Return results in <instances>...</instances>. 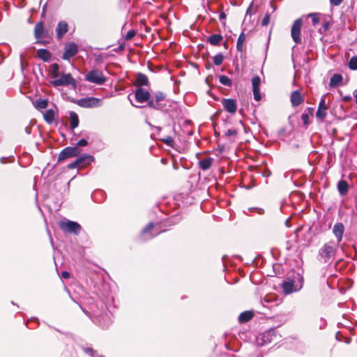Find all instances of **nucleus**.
I'll list each match as a JSON object with an SVG mask.
<instances>
[{
    "mask_svg": "<svg viewBox=\"0 0 357 357\" xmlns=\"http://www.w3.org/2000/svg\"><path fill=\"white\" fill-rule=\"evenodd\" d=\"M261 84V78L259 76H255L252 79V89H259Z\"/></svg>",
    "mask_w": 357,
    "mask_h": 357,
    "instance_id": "nucleus-35",
    "label": "nucleus"
},
{
    "mask_svg": "<svg viewBox=\"0 0 357 357\" xmlns=\"http://www.w3.org/2000/svg\"><path fill=\"white\" fill-rule=\"evenodd\" d=\"M59 227L61 230L72 233L74 234H78L81 231V226L76 222L71 220L62 221L59 223Z\"/></svg>",
    "mask_w": 357,
    "mask_h": 357,
    "instance_id": "nucleus-4",
    "label": "nucleus"
},
{
    "mask_svg": "<svg viewBox=\"0 0 357 357\" xmlns=\"http://www.w3.org/2000/svg\"><path fill=\"white\" fill-rule=\"evenodd\" d=\"M225 17H226L225 13H221L220 14L219 18H220V20L225 19Z\"/></svg>",
    "mask_w": 357,
    "mask_h": 357,
    "instance_id": "nucleus-49",
    "label": "nucleus"
},
{
    "mask_svg": "<svg viewBox=\"0 0 357 357\" xmlns=\"http://www.w3.org/2000/svg\"><path fill=\"white\" fill-rule=\"evenodd\" d=\"M252 91H253L254 99L256 101L261 100V96L260 94V89H252Z\"/></svg>",
    "mask_w": 357,
    "mask_h": 357,
    "instance_id": "nucleus-38",
    "label": "nucleus"
},
{
    "mask_svg": "<svg viewBox=\"0 0 357 357\" xmlns=\"http://www.w3.org/2000/svg\"><path fill=\"white\" fill-rule=\"evenodd\" d=\"M135 96L137 102L143 103L149 100L151 95L149 91L139 88L135 91Z\"/></svg>",
    "mask_w": 357,
    "mask_h": 357,
    "instance_id": "nucleus-12",
    "label": "nucleus"
},
{
    "mask_svg": "<svg viewBox=\"0 0 357 357\" xmlns=\"http://www.w3.org/2000/svg\"><path fill=\"white\" fill-rule=\"evenodd\" d=\"M43 119L45 122L48 124H52L55 119V116L58 115V109L56 105H53L51 108H49L43 113Z\"/></svg>",
    "mask_w": 357,
    "mask_h": 357,
    "instance_id": "nucleus-11",
    "label": "nucleus"
},
{
    "mask_svg": "<svg viewBox=\"0 0 357 357\" xmlns=\"http://www.w3.org/2000/svg\"><path fill=\"white\" fill-rule=\"evenodd\" d=\"M135 35L136 31L135 30H130L126 33L125 39L127 40H131Z\"/></svg>",
    "mask_w": 357,
    "mask_h": 357,
    "instance_id": "nucleus-41",
    "label": "nucleus"
},
{
    "mask_svg": "<svg viewBox=\"0 0 357 357\" xmlns=\"http://www.w3.org/2000/svg\"><path fill=\"white\" fill-rule=\"evenodd\" d=\"M328 26H329V23L328 22H326L323 24V29L326 31L328 29Z\"/></svg>",
    "mask_w": 357,
    "mask_h": 357,
    "instance_id": "nucleus-50",
    "label": "nucleus"
},
{
    "mask_svg": "<svg viewBox=\"0 0 357 357\" xmlns=\"http://www.w3.org/2000/svg\"><path fill=\"white\" fill-rule=\"evenodd\" d=\"M52 81V84L55 86H67L71 84H75V79L70 73L62 74L60 77L54 78Z\"/></svg>",
    "mask_w": 357,
    "mask_h": 357,
    "instance_id": "nucleus-8",
    "label": "nucleus"
},
{
    "mask_svg": "<svg viewBox=\"0 0 357 357\" xmlns=\"http://www.w3.org/2000/svg\"><path fill=\"white\" fill-rule=\"evenodd\" d=\"M149 102H148V105L151 107V108H153L154 109H157V110H161L164 108L165 105H162V103H158V102H156L155 100L154 99H150L148 100Z\"/></svg>",
    "mask_w": 357,
    "mask_h": 357,
    "instance_id": "nucleus-30",
    "label": "nucleus"
},
{
    "mask_svg": "<svg viewBox=\"0 0 357 357\" xmlns=\"http://www.w3.org/2000/svg\"><path fill=\"white\" fill-rule=\"evenodd\" d=\"M252 8H251V6L247 9V11H246V14H248L249 13H250V10H251Z\"/></svg>",
    "mask_w": 357,
    "mask_h": 357,
    "instance_id": "nucleus-52",
    "label": "nucleus"
},
{
    "mask_svg": "<svg viewBox=\"0 0 357 357\" xmlns=\"http://www.w3.org/2000/svg\"><path fill=\"white\" fill-rule=\"evenodd\" d=\"M88 144V142L86 139H81L80 140L78 141V142L77 143V146H85Z\"/></svg>",
    "mask_w": 357,
    "mask_h": 357,
    "instance_id": "nucleus-46",
    "label": "nucleus"
},
{
    "mask_svg": "<svg viewBox=\"0 0 357 357\" xmlns=\"http://www.w3.org/2000/svg\"><path fill=\"white\" fill-rule=\"evenodd\" d=\"M68 31V24L66 21H60L56 28V37L59 39L63 38V36Z\"/></svg>",
    "mask_w": 357,
    "mask_h": 357,
    "instance_id": "nucleus-13",
    "label": "nucleus"
},
{
    "mask_svg": "<svg viewBox=\"0 0 357 357\" xmlns=\"http://www.w3.org/2000/svg\"><path fill=\"white\" fill-rule=\"evenodd\" d=\"M303 277L299 273H297L295 280L288 279L282 282V290L285 294L298 291L303 287Z\"/></svg>",
    "mask_w": 357,
    "mask_h": 357,
    "instance_id": "nucleus-2",
    "label": "nucleus"
},
{
    "mask_svg": "<svg viewBox=\"0 0 357 357\" xmlns=\"http://www.w3.org/2000/svg\"><path fill=\"white\" fill-rule=\"evenodd\" d=\"M337 246L332 241L324 244L319 250L318 259L324 263H331L335 256Z\"/></svg>",
    "mask_w": 357,
    "mask_h": 357,
    "instance_id": "nucleus-1",
    "label": "nucleus"
},
{
    "mask_svg": "<svg viewBox=\"0 0 357 357\" xmlns=\"http://www.w3.org/2000/svg\"><path fill=\"white\" fill-rule=\"evenodd\" d=\"M165 94L160 91H158L155 95V100L156 102L161 103V102L165 99Z\"/></svg>",
    "mask_w": 357,
    "mask_h": 357,
    "instance_id": "nucleus-37",
    "label": "nucleus"
},
{
    "mask_svg": "<svg viewBox=\"0 0 357 357\" xmlns=\"http://www.w3.org/2000/svg\"><path fill=\"white\" fill-rule=\"evenodd\" d=\"M59 65L57 63H54L52 65V75L53 78H56L59 77Z\"/></svg>",
    "mask_w": 357,
    "mask_h": 357,
    "instance_id": "nucleus-36",
    "label": "nucleus"
},
{
    "mask_svg": "<svg viewBox=\"0 0 357 357\" xmlns=\"http://www.w3.org/2000/svg\"><path fill=\"white\" fill-rule=\"evenodd\" d=\"M4 160H5V158H1V162L2 163H4V162H4Z\"/></svg>",
    "mask_w": 357,
    "mask_h": 357,
    "instance_id": "nucleus-54",
    "label": "nucleus"
},
{
    "mask_svg": "<svg viewBox=\"0 0 357 357\" xmlns=\"http://www.w3.org/2000/svg\"><path fill=\"white\" fill-rule=\"evenodd\" d=\"M84 351L86 353L89 354L90 356L93 357H98V355L96 354V351H93L91 348H86L84 349Z\"/></svg>",
    "mask_w": 357,
    "mask_h": 357,
    "instance_id": "nucleus-43",
    "label": "nucleus"
},
{
    "mask_svg": "<svg viewBox=\"0 0 357 357\" xmlns=\"http://www.w3.org/2000/svg\"><path fill=\"white\" fill-rule=\"evenodd\" d=\"M349 68L353 70H357V56H353L351 58L349 61Z\"/></svg>",
    "mask_w": 357,
    "mask_h": 357,
    "instance_id": "nucleus-33",
    "label": "nucleus"
},
{
    "mask_svg": "<svg viewBox=\"0 0 357 357\" xmlns=\"http://www.w3.org/2000/svg\"><path fill=\"white\" fill-rule=\"evenodd\" d=\"M78 52V47L75 43H70L65 46L62 59L68 60L73 57Z\"/></svg>",
    "mask_w": 357,
    "mask_h": 357,
    "instance_id": "nucleus-9",
    "label": "nucleus"
},
{
    "mask_svg": "<svg viewBox=\"0 0 357 357\" xmlns=\"http://www.w3.org/2000/svg\"><path fill=\"white\" fill-rule=\"evenodd\" d=\"M223 38L220 34H212L208 38V41L212 45H218L222 40Z\"/></svg>",
    "mask_w": 357,
    "mask_h": 357,
    "instance_id": "nucleus-25",
    "label": "nucleus"
},
{
    "mask_svg": "<svg viewBox=\"0 0 357 357\" xmlns=\"http://www.w3.org/2000/svg\"><path fill=\"white\" fill-rule=\"evenodd\" d=\"M344 231V225L342 223H336L333 228V233L337 238V243L339 244V243L342 241L343 234Z\"/></svg>",
    "mask_w": 357,
    "mask_h": 357,
    "instance_id": "nucleus-15",
    "label": "nucleus"
},
{
    "mask_svg": "<svg viewBox=\"0 0 357 357\" xmlns=\"http://www.w3.org/2000/svg\"><path fill=\"white\" fill-rule=\"evenodd\" d=\"M136 84L139 86H147L149 84L148 77L141 73H138L136 75Z\"/></svg>",
    "mask_w": 357,
    "mask_h": 357,
    "instance_id": "nucleus-21",
    "label": "nucleus"
},
{
    "mask_svg": "<svg viewBox=\"0 0 357 357\" xmlns=\"http://www.w3.org/2000/svg\"><path fill=\"white\" fill-rule=\"evenodd\" d=\"M342 81V76L340 74L333 75L330 79L331 86H337Z\"/></svg>",
    "mask_w": 357,
    "mask_h": 357,
    "instance_id": "nucleus-28",
    "label": "nucleus"
},
{
    "mask_svg": "<svg viewBox=\"0 0 357 357\" xmlns=\"http://www.w3.org/2000/svg\"><path fill=\"white\" fill-rule=\"evenodd\" d=\"M291 103L293 107H297L304 101L303 97L298 91H294L291 94Z\"/></svg>",
    "mask_w": 357,
    "mask_h": 357,
    "instance_id": "nucleus-17",
    "label": "nucleus"
},
{
    "mask_svg": "<svg viewBox=\"0 0 357 357\" xmlns=\"http://www.w3.org/2000/svg\"><path fill=\"white\" fill-rule=\"evenodd\" d=\"M153 228V223L150 222L142 231V237L144 240H148L152 238L153 237V235L149 234L151 229Z\"/></svg>",
    "mask_w": 357,
    "mask_h": 357,
    "instance_id": "nucleus-23",
    "label": "nucleus"
},
{
    "mask_svg": "<svg viewBox=\"0 0 357 357\" xmlns=\"http://www.w3.org/2000/svg\"><path fill=\"white\" fill-rule=\"evenodd\" d=\"M326 109L327 106L326 105L325 103V99L324 97H322L319 102L318 109L316 112L317 118L320 119L321 120L324 119L326 116Z\"/></svg>",
    "mask_w": 357,
    "mask_h": 357,
    "instance_id": "nucleus-14",
    "label": "nucleus"
},
{
    "mask_svg": "<svg viewBox=\"0 0 357 357\" xmlns=\"http://www.w3.org/2000/svg\"><path fill=\"white\" fill-rule=\"evenodd\" d=\"M37 56L43 61L47 62L50 61L52 54L45 49H39L37 51Z\"/></svg>",
    "mask_w": 357,
    "mask_h": 357,
    "instance_id": "nucleus-19",
    "label": "nucleus"
},
{
    "mask_svg": "<svg viewBox=\"0 0 357 357\" xmlns=\"http://www.w3.org/2000/svg\"><path fill=\"white\" fill-rule=\"evenodd\" d=\"M20 64H21V66H22V54H21L20 55Z\"/></svg>",
    "mask_w": 357,
    "mask_h": 357,
    "instance_id": "nucleus-51",
    "label": "nucleus"
},
{
    "mask_svg": "<svg viewBox=\"0 0 357 357\" xmlns=\"http://www.w3.org/2000/svg\"><path fill=\"white\" fill-rule=\"evenodd\" d=\"M70 125L71 129H75L79 125V119L77 114L75 112H71L70 113Z\"/></svg>",
    "mask_w": 357,
    "mask_h": 357,
    "instance_id": "nucleus-26",
    "label": "nucleus"
},
{
    "mask_svg": "<svg viewBox=\"0 0 357 357\" xmlns=\"http://www.w3.org/2000/svg\"><path fill=\"white\" fill-rule=\"evenodd\" d=\"M77 167H79V165L77 159L73 162H71V163L68 165V169H74V168H76Z\"/></svg>",
    "mask_w": 357,
    "mask_h": 357,
    "instance_id": "nucleus-44",
    "label": "nucleus"
},
{
    "mask_svg": "<svg viewBox=\"0 0 357 357\" xmlns=\"http://www.w3.org/2000/svg\"><path fill=\"white\" fill-rule=\"evenodd\" d=\"M337 188L341 195H346L348 192V183L344 180H341L338 182Z\"/></svg>",
    "mask_w": 357,
    "mask_h": 357,
    "instance_id": "nucleus-27",
    "label": "nucleus"
},
{
    "mask_svg": "<svg viewBox=\"0 0 357 357\" xmlns=\"http://www.w3.org/2000/svg\"><path fill=\"white\" fill-rule=\"evenodd\" d=\"M85 80L98 85H102L105 83L107 78L101 70L93 69L86 74Z\"/></svg>",
    "mask_w": 357,
    "mask_h": 357,
    "instance_id": "nucleus-3",
    "label": "nucleus"
},
{
    "mask_svg": "<svg viewBox=\"0 0 357 357\" xmlns=\"http://www.w3.org/2000/svg\"><path fill=\"white\" fill-rule=\"evenodd\" d=\"M307 17L312 19L313 26H316L319 22V15L318 13H310Z\"/></svg>",
    "mask_w": 357,
    "mask_h": 357,
    "instance_id": "nucleus-34",
    "label": "nucleus"
},
{
    "mask_svg": "<svg viewBox=\"0 0 357 357\" xmlns=\"http://www.w3.org/2000/svg\"><path fill=\"white\" fill-rule=\"evenodd\" d=\"M253 313L250 311H245L240 314L238 316V321L241 323H244L250 321L253 317Z\"/></svg>",
    "mask_w": 357,
    "mask_h": 357,
    "instance_id": "nucleus-24",
    "label": "nucleus"
},
{
    "mask_svg": "<svg viewBox=\"0 0 357 357\" xmlns=\"http://www.w3.org/2000/svg\"><path fill=\"white\" fill-rule=\"evenodd\" d=\"M343 0H330L331 4L333 6H339Z\"/></svg>",
    "mask_w": 357,
    "mask_h": 357,
    "instance_id": "nucleus-47",
    "label": "nucleus"
},
{
    "mask_svg": "<svg viewBox=\"0 0 357 357\" xmlns=\"http://www.w3.org/2000/svg\"><path fill=\"white\" fill-rule=\"evenodd\" d=\"M302 26V20L297 19L293 24L291 30V35L293 40L296 43H301V30Z\"/></svg>",
    "mask_w": 357,
    "mask_h": 357,
    "instance_id": "nucleus-6",
    "label": "nucleus"
},
{
    "mask_svg": "<svg viewBox=\"0 0 357 357\" xmlns=\"http://www.w3.org/2000/svg\"><path fill=\"white\" fill-rule=\"evenodd\" d=\"M61 276H62V278H64V279H68V278H70V273H69L68 272H67V271H63V272L61 273Z\"/></svg>",
    "mask_w": 357,
    "mask_h": 357,
    "instance_id": "nucleus-48",
    "label": "nucleus"
},
{
    "mask_svg": "<svg viewBox=\"0 0 357 357\" xmlns=\"http://www.w3.org/2000/svg\"><path fill=\"white\" fill-rule=\"evenodd\" d=\"M245 36L243 32H242L239 36H238V38L237 40V43H236V49L239 52H242L243 50V43L245 42Z\"/></svg>",
    "mask_w": 357,
    "mask_h": 357,
    "instance_id": "nucleus-29",
    "label": "nucleus"
},
{
    "mask_svg": "<svg viewBox=\"0 0 357 357\" xmlns=\"http://www.w3.org/2000/svg\"><path fill=\"white\" fill-rule=\"evenodd\" d=\"M213 162V158H206L199 161V166L202 170L206 171L211 167Z\"/></svg>",
    "mask_w": 357,
    "mask_h": 357,
    "instance_id": "nucleus-20",
    "label": "nucleus"
},
{
    "mask_svg": "<svg viewBox=\"0 0 357 357\" xmlns=\"http://www.w3.org/2000/svg\"><path fill=\"white\" fill-rule=\"evenodd\" d=\"M77 105L84 108L98 107L102 105V100L94 97L84 98L77 100Z\"/></svg>",
    "mask_w": 357,
    "mask_h": 357,
    "instance_id": "nucleus-5",
    "label": "nucleus"
},
{
    "mask_svg": "<svg viewBox=\"0 0 357 357\" xmlns=\"http://www.w3.org/2000/svg\"><path fill=\"white\" fill-rule=\"evenodd\" d=\"M34 33L37 40H40L47 36V31L44 30L43 24L42 22H38L36 24L34 28Z\"/></svg>",
    "mask_w": 357,
    "mask_h": 357,
    "instance_id": "nucleus-16",
    "label": "nucleus"
},
{
    "mask_svg": "<svg viewBox=\"0 0 357 357\" xmlns=\"http://www.w3.org/2000/svg\"><path fill=\"white\" fill-rule=\"evenodd\" d=\"M79 153V150L76 146H68L63 149L59 155L58 160L61 161L65 159L77 156Z\"/></svg>",
    "mask_w": 357,
    "mask_h": 357,
    "instance_id": "nucleus-7",
    "label": "nucleus"
},
{
    "mask_svg": "<svg viewBox=\"0 0 357 357\" xmlns=\"http://www.w3.org/2000/svg\"><path fill=\"white\" fill-rule=\"evenodd\" d=\"M236 135V131L234 129H229L226 131L225 135L227 137L233 136Z\"/></svg>",
    "mask_w": 357,
    "mask_h": 357,
    "instance_id": "nucleus-45",
    "label": "nucleus"
},
{
    "mask_svg": "<svg viewBox=\"0 0 357 357\" xmlns=\"http://www.w3.org/2000/svg\"><path fill=\"white\" fill-rule=\"evenodd\" d=\"M301 119L304 125L307 126L309 124V115L307 114H303L301 115Z\"/></svg>",
    "mask_w": 357,
    "mask_h": 357,
    "instance_id": "nucleus-42",
    "label": "nucleus"
},
{
    "mask_svg": "<svg viewBox=\"0 0 357 357\" xmlns=\"http://www.w3.org/2000/svg\"><path fill=\"white\" fill-rule=\"evenodd\" d=\"M33 105L38 110L45 109L48 107V100L47 99H36L33 102Z\"/></svg>",
    "mask_w": 357,
    "mask_h": 357,
    "instance_id": "nucleus-22",
    "label": "nucleus"
},
{
    "mask_svg": "<svg viewBox=\"0 0 357 357\" xmlns=\"http://www.w3.org/2000/svg\"><path fill=\"white\" fill-rule=\"evenodd\" d=\"M222 105L225 111L228 113L234 114L237 110V102L232 98H223L222 100Z\"/></svg>",
    "mask_w": 357,
    "mask_h": 357,
    "instance_id": "nucleus-10",
    "label": "nucleus"
},
{
    "mask_svg": "<svg viewBox=\"0 0 357 357\" xmlns=\"http://www.w3.org/2000/svg\"><path fill=\"white\" fill-rule=\"evenodd\" d=\"M355 98H356V102L357 103V90L355 91Z\"/></svg>",
    "mask_w": 357,
    "mask_h": 357,
    "instance_id": "nucleus-53",
    "label": "nucleus"
},
{
    "mask_svg": "<svg viewBox=\"0 0 357 357\" xmlns=\"http://www.w3.org/2000/svg\"><path fill=\"white\" fill-rule=\"evenodd\" d=\"M219 82L224 86H231L232 85V82L231 80L230 79V78H229L226 75H220L219 77Z\"/></svg>",
    "mask_w": 357,
    "mask_h": 357,
    "instance_id": "nucleus-31",
    "label": "nucleus"
},
{
    "mask_svg": "<svg viewBox=\"0 0 357 357\" xmlns=\"http://www.w3.org/2000/svg\"><path fill=\"white\" fill-rule=\"evenodd\" d=\"M224 55L222 53L217 54L213 56V63L215 66H220L224 61Z\"/></svg>",
    "mask_w": 357,
    "mask_h": 357,
    "instance_id": "nucleus-32",
    "label": "nucleus"
},
{
    "mask_svg": "<svg viewBox=\"0 0 357 357\" xmlns=\"http://www.w3.org/2000/svg\"><path fill=\"white\" fill-rule=\"evenodd\" d=\"M162 142L167 144V146H172L173 144H174V139L172 137L170 136H167L165 138L162 139Z\"/></svg>",
    "mask_w": 357,
    "mask_h": 357,
    "instance_id": "nucleus-39",
    "label": "nucleus"
},
{
    "mask_svg": "<svg viewBox=\"0 0 357 357\" xmlns=\"http://www.w3.org/2000/svg\"><path fill=\"white\" fill-rule=\"evenodd\" d=\"M270 20H271V15H270V14L266 13V15H264V18L262 20L261 25L262 26H267L269 24Z\"/></svg>",
    "mask_w": 357,
    "mask_h": 357,
    "instance_id": "nucleus-40",
    "label": "nucleus"
},
{
    "mask_svg": "<svg viewBox=\"0 0 357 357\" xmlns=\"http://www.w3.org/2000/svg\"><path fill=\"white\" fill-rule=\"evenodd\" d=\"M264 301L266 302V303H268V301L266 300V298H264Z\"/></svg>",
    "mask_w": 357,
    "mask_h": 357,
    "instance_id": "nucleus-55",
    "label": "nucleus"
},
{
    "mask_svg": "<svg viewBox=\"0 0 357 357\" xmlns=\"http://www.w3.org/2000/svg\"><path fill=\"white\" fill-rule=\"evenodd\" d=\"M79 167H84L94 160V158L88 154L82 155L77 158Z\"/></svg>",
    "mask_w": 357,
    "mask_h": 357,
    "instance_id": "nucleus-18",
    "label": "nucleus"
}]
</instances>
